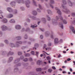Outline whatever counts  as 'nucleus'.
<instances>
[{
    "instance_id": "obj_1",
    "label": "nucleus",
    "mask_w": 75,
    "mask_h": 75,
    "mask_svg": "<svg viewBox=\"0 0 75 75\" xmlns=\"http://www.w3.org/2000/svg\"><path fill=\"white\" fill-rule=\"evenodd\" d=\"M59 18H58V16H57L56 17V20L54 19H53L52 20L53 24H54V23H56L57 21H59V20H61V21H63V23L64 24H66L67 23V21L65 20H63L62 17V16H60Z\"/></svg>"
},
{
    "instance_id": "obj_2",
    "label": "nucleus",
    "mask_w": 75,
    "mask_h": 75,
    "mask_svg": "<svg viewBox=\"0 0 75 75\" xmlns=\"http://www.w3.org/2000/svg\"><path fill=\"white\" fill-rule=\"evenodd\" d=\"M1 28L2 29L3 31H6L7 30V26L4 25L1 26Z\"/></svg>"
},
{
    "instance_id": "obj_3",
    "label": "nucleus",
    "mask_w": 75,
    "mask_h": 75,
    "mask_svg": "<svg viewBox=\"0 0 75 75\" xmlns=\"http://www.w3.org/2000/svg\"><path fill=\"white\" fill-rule=\"evenodd\" d=\"M70 29L71 31H72V32L74 34H75V30L74 29V28L72 26L70 27Z\"/></svg>"
},
{
    "instance_id": "obj_4",
    "label": "nucleus",
    "mask_w": 75,
    "mask_h": 75,
    "mask_svg": "<svg viewBox=\"0 0 75 75\" xmlns=\"http://www.w3.org/2000/svg\"><path fill=\"white\" fill-rule=\"evenodd\" d=\"M16 2L18 3H24V1L23 0H16Z\"/></svg>"
},
{
    "instance_id": "obj_5",
    "label": "nucleus",
    "mask_w": 75,
    "mask_h": 75,
    "mask_svg": "<svg viewBox=\"0 0 75 75\" xmlns=\"http://www.w3.org/2000/svg\"><path fill=\"white\" fill-rule=\"evenodd\" d=\"M55 9L57 10V13H58L59 14H60V15L61 14V11H60L58 9L57 7H56Z\"/></svg>"
},
{
    "instance_id": "obj_6",
    "label": "nucleus",
    "mask_w": 75,
    "mask_h": 75,
    "mask_svg": "<svg viewBox=\"0 0 75 75\" xmlns=\"http://www.w3.org/2000/svg\"><path fill=\"white\" fill-rule=\"evenodd\" d=\"M20 58L16 59L14 62V64H16V63H17V62L20 61Z\"/></svg>"
},
{
    "instance_id": "obj_7",
    "label": "nucleus",
    "mask_w": 75,
    "mask_h": 75,
    "mask_svg": "<svg viewBox=\"0 0 75 75\" xmlns=\"http://www.w3.org/2000/svg\"><path fill=\"white\" fill-rule=\"evenodd\" d=\"M27 7H28V8L29 7H30V6H29V4H30V1H28L27 2H26L25 3Z\"/></svg>"
},
{
    "instance_id": "obj_8",
    "label": "nucleus",
    "mask_w": 75,
    "mask_h": 75,
    "mask_svg": "<svg viewBox=\"0 0 75 75\" xmlns=\"http://www.w3.org/2000/svg\"><path fill=\"white\" fill-rule=\"evenodd\" d=\"M13 16L12 14H9L7 16V18H11L13 17Z\"/></svg>"
},
{
    "instance_id": "obj_9",
    "label": "nucleus",
    "mask_w": 75,
    "mask_h": 75,
    "mask_svg": "<svg viewBox=\"0 0 75 75\" xmlns=\"http://www.w3.org/2000/svg\"><path fill=\"white\" fill-rule=\"evenodd\" d=\"M2 21L4 23H7V20L6 19H3L2 20Z\"/></svg>"
},
{
    "instance_id": "obj_10",
    "label": "nucleus",
    "mask_w": 75,
    "mask_h": 75,
    "mask_svg": "<svg viewBox=\"0 0 75 75\" xmlns=\"http://www.w3.org/2000/svg\"><path fill=\"white\" fill-rule=\"evenodd\" d=\"M15 28L17 30H18L21 28V26L19 25H17L15 27Z\"/></svg>"
},
{
    "instance_id": "obj_11",
    "label": "nucleus",
    "mask_w": 75,
    "mask_h": 75,
    "mask_svg": "<svg viewBox=\"0 0 75 75\" xmlns=\"http://www.w3.org/2000/svg\"><path fill=\"white\" fill-rule=\"evenodd\" d=\"M7 10L9 12H10V13L12 12V9H11L10 8H7Z\"/></svg>"
},
{
    "instance_id": "obj_12",
    "label": "nucleus",
    "mask_w": 75,
    "mask_h": 75,
    "mask_svg": "<svg viewBox=\"0 0 75 75\" xmlns=\"http://www.w3.org/2000/svg\"><path fill=\"white\" fill-rule=\"evenodd\" d=\"M58 42V39L57 38H56L54 39V43L57 44Z\"/></svg>"
},
{
    "instance_id": "obj_13",
    "label": "nucleus",
    "mask_w": 75,
    "mask_h": 75,
    "mask_svg": "<svg viewBox=\"0 0 75 75\" xmlns=\"http://www.w3.org/2000/svg\"><path fill=\"white\" fill-rule=\"evenodd\" d=\"M15 3L16 2H12L11 3H10V4L11 5H12V7H13V6H15Z\"/></svg>"
},
{
    "instance_id": "obj_14",
    "label": "nucleus",
    "mask_w": 75,
    "mask_h": 75,
    "mask_svg": "<svg viewBox=\"0 0 75 75\" xmlns=\"http://www.w3.org/2000/svg\"><path fill=\"white\" fill-rule=\"evenodd\" d=\"M32 14L34 16H35V15H37V12H36L35 11H33Z\"/></svg>"
},
{
    "instance_id": "obj_15",
    "label": "nucleus",
    "mask_w": 75,
    "mask_h": 75,
    "mask_svg": "<svg viewBox=\"0 0 75 75\" xmlns=\"http://www.w3.org/2000/svg\"><path fill=\"white\" fill-rule=\"evenodd\" d=\"M68 4L70 6H72V3L70 1H68Z\"/></svg>"
},
{
    "instance_id": "obj_16",
    "label": "nucleus",
    "mask_w": 75,
    "mask_h": 75,
    "mask_svg": "<svg viewBox=\"0 0 75 75\" xmlns=\"http://www.w3.org/2000/svg\"><path fill=\"white\" fill-rule=\"evenodd\" d=\"M13 57H10L9 59L8 62H11V61L12 60H13Z\"/></svg>"
},
{
    "instance_id": "obj_17",
    "label": "nucleus",
    "mask_w": 75,
    "mask_h": 75,
    "mask_svg": "<svg viewBox=\"0 0 75 75\" xmlns=\"http://www.w3.org/2000/svg\"><path fill=\"white\" fill-rule=\"evenodd\" d=\"M59 27H61V28L62 29H63L64 26H63V25H62V23H60V24H59Z\"/></svg>"
},
{
    "instance_id": "obj_18",
    "label": "nucleus",
    "mask_w": 75,
    "mask_h": 75,
    "mask_svg": "<svg viewBox=\"0 0 75 75\" xmlns=\"http://www.w3.org/2000/svg\"><path fill=\"white\" fill-rule=\"evenodd\" d=\"M41 70H42L41 68H39L36 69V71L38 72H39V71H41Z\"/></svg>"
},
{
    "instance_id": "obj_19",
    "label": "nucleus",
    "mask_w": 75,
    "mask_h": 75,
    "mask_svg": "<svg viewBox=\"0 0 75 75\" xmlns=\"http://www.w3.org/2000/svg\"><path fill=\"white\" fill-rule=\"evenodd\" d=\"M13 54H14V53L11 51H10L8 53V55H13Z\"/></svg>"
},
{
    "instance_id": "obj_20",
    "label": "nucleus",
    "mask_w": 75,
    "mask_h": 75,
    "mask_svg": "<svg viewBox=\"0 0 75 75\" xmlns=\"http://www.w3.org/2000/svg\"><path fill=\"white\" fill-rule=\"evenodd\" d=\"M65 10L66 11H64V12H65V13H66L67 14H68V13H69V10H67V9H66Z\"/></svg>"
},
{
    "instance_id": "obj_21",
    "label": "nucleus",
    "mask_w": 75,
    "mask_h": 75,
    "mask_svg": "<svg viewBox=\"0 0 75 75\" xmlns=\"http://www.w3.org/2000/svg\"><path fill=\"white\" fill-rule=\"evenodd\" d=\"M9 22L10 23H15V21H14V20L13 19H12L9 21Z\"/></svg>"
},
{
    "instance_id": "obj_22",
    "label": "nucleus",
    "mask_w": 75,
    "mask_h": 75,
    "mask_svg": "<svg viewBox=\"0 0 75 75\" xmlns=\"http://www.w3.org/2000/svg\"><path fill=\"white\" fill-rule=\"evenodd\" d=\"M25 57H30V54H25Z\"/></svg>"
},
{
    "instance_id": "obj_23",
    "label": "nucleus",
    "mask_w": 75,
    "mask_h": 75,
    "mask_svg": "<svg viewBox=\"0 0 75 75\" xmlns=\"http://www.w3.org/2000/svg\"><path fill=\"white\" fill-rule=\"evenodd\" d=\"M37 26V25H31V27H32L33 28H34V27H36Z\"/></svg>"
},
{
    "instance_id": "obj_24",
    "label": "nucleus",
    "mask_w": 75,
    "mask_h": 75,
    "mask_svg": "<svg viewBox=\"0 0 75 75\" xmlns=\"http://www.w3.org/2000/svg\"><path fill=\"white\" fill-rule=\"evenodd\" d=\"M47 12H48V14H51V13H52V12L50 10H47Z\"/></svg>"
},
{
    "instance_id": "obj_25",
    "label": "nucleus",
    "mask_w": 75,
    "mask_h": 75,
    "mask_svg": "<svg viewBox=\"0 0 75 75\" xmlns=\"http://www.w3.org/2000/svg\"><path fill=\"white\" fill-rule=\"evenodd\" d=\"M30 53L31 54H32V55H34L35 54V52H34V51H32L30 52Z\"/></svg>"
},
{
    "instance_id": "obj_26",
    "label": "nucleus",
    "mask_w": 75,
    "mask_h": 75,
    "mask_svg": "<svg viewBox=\"0 0 75 75\" xmlns=\"http://www.w3.org/2000/svg\"><path fill=\"white\" fill-rule=\"evenodd\" d=\"M50 3L51 4H54V1L53 0H50Z\"/></svg>"
},
{
    "instance_id": "obj_27",
    "label": "nucleus",
    "mask_w": 75,
    "mask_h": 75,
    "mask_svg": "<svg viewBox=\"0 0 75 75\" xmlns=\"http://www.w3.org/2000/svg\"><path fill=\"white\" fill-rule=\"evenodd\" d=\"M51 47H47V48H45V49L46 50H48L49 51V50H51Z\"/></svg>"
},
{
    "instance_id": "obj_28",
    "label": "nucleus",
    "mask_w": 75,
    "mask_h": 75,
    "mask_svg": "<svg viewBox=\"0 0 75 75\" xmlns=\"http://www.w3.org/2000/svg\"><path fill=\"white\" fill-rule=\"evenodd\" d=\"M40 62H41V61L39 60L37 62V64H38V65H40Z\"/></svg>"
},
{
    "instance_id": "obj_29",
    "label": "nucleus",
    "mask_w": 75,
    "mask_h": 75,
    "mask_svg": "<svg viewBox=\"0 0 75 75\" xmlns=\"http://www.w3.org/2000/svg\"><path fill=\"white\" fill-rule=\"evenodd\" d=\"M47 20L48 21H50L51 20L50 18L48 16H47Z\"/></svg>"
},
{
    "instance_id": "obj_30",
    "label": "nucleus",
    "mask_w": 75,
    "mask_h": 75,
    "mask_svg": "<svg viewBox=\"0 0 75 75\" xmlns=\"http://www.w3.org/2000/svg\"><path fill=\"white\" fill-rule=\"evenodd\" d=\"M62 1L64 4H67V3H66V1L65 0H63Z\"/></svg>"
},
{
    "instance_id": "obj_31",
    "label": "nucleus",
    "mask_w": 75,
    "mask_h": 75,
    "mask_svg": "<svg viewBox=\"0 0 75 75\" xmlns=\"http://www.w3.org/2000/svg\"><path fill=\"white\" fill-rule=\"evenodd\" d=\"M23 61L25 62L28 61V59L26 58L23 59Z\"/></svg>"
},
{
    "instance_id": "obj_32",
    "label": "nucleus",
    "mask_w": 75,
    "mask_h": 75,
    "mask_svg": "<svg viewBox=\"0 0 75 75\" xmlns=\"http://www.w3.org/2000/svg\"><path fill=\"white\" fill-rule=\"evenodd\" d=\"M52 70L51 69H49L48 70V72H50V73H51V71H52Z\"/></svg>"
},
{
    "instance_id": "obj_33",
    "label": "nucleus",
    "mask_w": 75,
    "mask_h": 75,
    "mask_svg": "<svg viewBox=\"0 0 75 75\" xmlns=\"http://www.w3.org/2000/svg\"><path fill=\"white\" fill-rule=\"evenodd\" d=\"M38 54H39V52H36V55L37 56L38 55Z\"/></svg>"
},
{
    "instance_id": "obj_34",
    "label": "nucleus",
    "mask_w": 75,
    "mask_h": 75,
    "mask_svg": "<svg viewBox=\"0 0 75 75\" xmlns=\"http://www.w3.org/2000/svg\"><path fill=\"white\" fill-rule=\"evenodd\" d=\"M48 69V68H47V67L43 68L42 69V70H46V69Z\"/></svg>"
},
{
    "instance_id": "obj_35",
    "label": "nucleus",
    "mask_w": 75,
    "mask_h": 75,
    "mask_svg": "<svg viewBox=\"0 0 75 75\" xmlns=\"http://www.w3.org/2000/svg\"><path fill=\"white\" fill-rule=\"evenodd\" d=\"M47 59L48 60H49L50 59H51V58L50 57L48 56L47 57Z\"/></svg>"
},
{
    "instance_id": "obj_36",
    "label": "nucleus",
    "mask_w": 75,
    "mask_h": 75,
    "mask_svg": "<svg viewBox=\"0 0 75 75\" xmlns=\"http://www.w3.org/2000/svg\"><path fill=\"white\" fill-rule=\"evenodd\" d=\"M18 55H21L22 54V53H21V52H19L18 53Z\"/></svg>"
},
{
    "instance_id": "obj_37",
    "label": "nucleus",
    "mask_w": 75,
    "mask_h": 75,
    "mask_svg": "<svg viewBox=\"0 0 75 75\" xmlns=\"http://www.w3.org/2000/svg\"><path fill=\"white\" fill-rule=\"evenodd\" d=\"M17 44H22V42H17Z\"/></svg>"
},
{
    "instance_id": "obj_38",
    "label": "nucleus",
    "mask_w": 75,
    "mask_h": 75,
    "mask_svg": "<svg viewBox=\"0 0 75 75\" xmlns=\"http://www.w3.org/2000/svg\"><path fill=\"white\" fill-rule=\"evenodd\" d=\"M51 43H48V45L49 46H51Z\"/></svg>"
},
{
    "instance_id": "obj_39",
    "label": "nucleus",
    "mask_w": 75,
    "mask_h": 75,
    "mask_svg": "<svg viewBox=\"0 0 75 75\" xmlns=\"http://www.w3.org/2000/svg\"><path fill=\"white\" fill-rule=\"evenodd\" d=\"M17 40H21V37H18L17 38Z\"/></svg>"
},
{
    "instance_id": "obj_40",
    "label": "nucleus",
    "mask_w": 75,
    "mask_h": 75,
    "mask_svg": "<svg viewBox=\"0 0 75 75\" xmlns=\"http://www.w3.org/2000/svg\"><path fill=\"white\" fill-rule=\"evenodd\" d=\"M60 57H62V56H61V55L60 54H59L58 55L57 58H60Z\"/></svg>"
},
{
    "instance_id": "obj_41",
    "label": "nucleus",
    "mask_w": 75,
    "mask_h": 75,
    "mask_svg": "<svg viewBox=\"0 0 75 75\" xmlns=\"http://www.w3.org/2000/svg\"><path fill=\"white\" fill-rule=\"evenodd\" d=\"M71 59L69 58H68L67 59V61H71Z\"/></svg>"
},
{
    "instance_id": "obj_42",
    "label": "nucleus",
    "mask_w": 75,
    "mask_h": 75,
    "mask_svg": "<svg viewBox=\"0 0 75 75\" xmlns=\"http://www.w3.org/2000/svg\"><path fill=\"white\" fill-rule=\"evenodd\" d=\"M33 3L34 4L35 6H36V3H35V0H33Z\"/></svg>"
},
{
    "instance_id": "obj_43",
    "label": "nucleus",
    "mask_w": 75,
    "mask_h": 75,
    "mask_svg": "<svg viewBox=\"0 0 75 75\" xmlns=\"http://www.w3.org/2000/svg\"><path fill=\"white\" fill-rule=\"evenodd\" d=\"M29 61H33V59L31 57L29 58Z\"/></svg>"
},
{
    "instance_id": "obj_44",
    "label": "nucleus",
    "mask_w": 75,
    "mask_h": 75,
    "mask_svg": "<svg viewBox=\"0 0 75 75\" xmlns=\"http://www.w3.org/2000/svg\"><path fill=\"white\" fill-rule=\"evenodd\" d=\"M24 59V57L22 56L21 57V59Z\"/></svg>"
},
{
    "instance_id": "obj_45",
    "label": "nucleus",
    "mask_w": 75,
    "mask_h": 75,
    "mask_svg": "<svg viewBox=\"0 0 75 75\" xmlns=\"http://www.w3.org/2000/svg\"><path fill=\"white\" fill-rule=\"evenodd\" d=\"M52 69H54V70H55V69H56V68L54 66L52 67Z\"/></svg>"
},
{
    "instance_id": "obj_46",
    "label": "nucleus",
    "mask_w": 75,
    "mask_h": 75,
    "mask_svg": "<svg viewBox=\"0 0 75 75\" xmlns=\"http://www.w3.org/2000/svg\"><path fill=\"white\" fill-rule=\"evenodd\" d=\"M39 8H40L41 10H42V8H41V6L40 5H39Z\"/></svg>"
},
{
    "instance_id": "obj_47",
    "label": "nucleus",
    "mask_w": 75,
    "mask_h": 75,
    "mask_svg": "<svg viewBox=\"0 0 75 75\" xmlns=\"http://www.w3.org/2000/svg\"><path fill=\"white\" fill-rule=\"evenodd\" d=\"M20 65H21V63H18L17 65V66L18 67L19 66H20Z\"/></svg>"
},
{
    "instance_id": "obj_48",
    "label": "nucleus",
    "mask_w": 75,
    "mask_h": 75,
    "mask_svg": "<svg viewBox=\"0 0 75 75\" xmlns=\"http://www.w3.org/2000/svg\"><path fill=\"white\" fill-rule=\"evenodd\" d=\"M18 70V68H16V69H15L14 70V71H17Z\"/></svg>"
},
{
    "instance_id": "obj_49",
    "label": "nucleus",
    "mask_w": 75,
    "mask_h": 75,
    "mask_svg": "<svg viewBox=\"0 0 75 75\" xmlns=\"http://www.w3.org/2000/svg\"><path fill=\"white\" fill-rule=\"evenodd\" d=\"M5 42V43H6V44H7L8 42V41H7V40H5L4 41Z\"/></svg>"
},
{
    "instance_id": "obj_50",
    "label": "nucleus",
    "mask_w": 75,
    "mask_h": 75,
    "mask_svg": "<svg viewBox=\"0 0 75 75\" xmlns=\"http://www.w3.org/2000/svg\"><path fill=\"white\" fill-rule=\"evenodd\" d=\"M72 16L73 17H75V13H73L72 14Z\"/></svg>"
},
{
    "instance_id": "obj_51",
    "label": "nucleus",
    "mask_w": 75,
    "mask_h": 75,
    "mask_svg": "<svg viewBox=\"0 0 75 75\" xmlns=\"http://www.w3.org/2000/svg\"><path fill=\"white\" fill-rule=\"evenodd\" d=\"M40 29L42 31H44V29H42L41 28H40Z\"/></svg>"
},
{
    "instance_id": "obj_52",
    "label": "nucleus",
    "mask_w": 75,
    "mask_h": 75,
    "mask_svg": "<svg viewBox=\"0 0 75 75\" xmlns=\"http://www.w3.org/2000/svg\"><path fill=\"white\" fill-rule=\"evenodd\" d=\"M40 38H41V39H42V38H43V36L42 35H41Z\"/></svg>"
},
{
    "instance_id": "obj_53",
    "label": "nucleus",
    "mask_w": 75,
    "mask_h": 75,
    "mask_svg": "<svg viewBox=\"0 0 75 75\" xmlns=\"http://www.w3.org/2000/svg\"><path fill=\"white\" fill-rule=\"evenodd\" d=\"M62 73H63V74H66V71H63L62 72Z\"/></svg>"
},
{
    "instance_id": "obj_54",
    "label": "nucleus",
    "mask_w": 75,
    "mask_h": 75,
    "mask_svg": "<svg viewBox=\"0 0 75 75\" xmlns=\"http://www.w3.org/2000/svg\"><path fill=\"white\" fill-rule=\"evenodd\" d=\"M25 39H27V35H25Z\"/></svg>"
},
{
    "instance_id": "obj_55",
    "label": "nucleus",
    "mask_w": 75,
    "mask_h": 75,
    "mask_svg": "<svg viewBox=\"0 0 75 75\" xmlns=\"http://www.w3.org/2000/svg\"><path fill=\"white\" fill-rule=\"evenodd\" d=\"M42 20L43 21H45V18H42Z\"/></svg>"
},
{
    "instance_id": "obj_56",
    "label": "nucleus",
    "mask_w": 75,
    "mask_h": 75,
    "mask_svg": "<svg viewBox=\"0 0 75 75\" xmlns=\"http://www.w3.org/2000/svg\"><path fill=\"white\" fill-rule=\"evenodd\" d=\"M37 11H38V12H40V9H39V8L37 9Z\"/></svg>"
},
{
    "instance_id": "obj_57",
    "label": "nucleus",
    "mask_w": 75,
    "mask_h": 75,
    "mask_svg": "<svg viewBox=\"0 0 75 75\" xmlns=\"http://www.w3.org/2000/svg\"><path fill=\"white\" fill-rule=\"evenodd\" d=\"M62 7L64 9L65 8V7H64V6H63V5H62Z\"/></svg>"
},
{
    "instance_id": "obj_58",
    "label": "nucleus",
    "mask_w": 75,
    "mask_h": 75,
    "mask_svg": "<svg viewBox=\"0 0 75 75\" xmlns=\"http://www.w3.org/2000/svg\"><path fill=\"white\" fill-rule=\"evenodd\" d=\"M50 7H52V8H54V7H53V6H52V5H50Z\"/></svg>"
},
{
    "instance_id": "obj_59",
    "label": "nucleus",
    "mask_w": 75,
    "mask_h": 75,
    "mask_svg": "<svg viewBox=\"0 0 75 75\" xmlns=\"http://www.w3.org/2000/svg\"><path fill=\"white\" fill-rule=\"evenodd\" d=\"M70 72H72V69L71 68L70 69Z\"/></svg>"
},
{
    "instance_id": "obj_60",
    "label": "nucleus",
    "mask_w": 75,
    "mask_h": 75,
    "mask_svg": "<svg viewBox=\"0 0 75 75\" xmlns=\"http://www.w3.org/2000/svg\"><path fill=\"white\" fill-rule=\"evenodd\" d=\"M33 50H37V48L35 47H34L33 48Z\"/></svg>"
},
{
    "instance_id": "obj_61",
    "label": "nucleus",
    "mask_w": 75,
    "mask_h": 75,
    "mask_svg": "<svg viewBox=\"0 0 75 75\" xmlns=\"http://www.w3.org/2000/svg\"><path fill=\"white\" fill-rule=\"evenodd\" d=\"M63 53H64V54H65V53H66V51H63Z\"/></svg>"
},
{
    "instance_id": "obj_62",
    "label": "nucleus",
    "mask_w": 75,
    "mask_h": 75,
    "mask_svg": "<svg viewBox=\"0 0 75 75\" xmlns=\"http://www.w3.org/2000/svg\"><path fill=\"white\" fill-rule=\"evenodd\" d=\"M64 62L65 63V64H67V60L65 61Z\"/></svg>"
},
{
    "instance_id": "obj_63",
    "label": "nucleus",
    "mask_w": 75,
    "mask_h": 75,
    "mask_svg": "<svg viewBox=\"0 0 75 75\" xmlns=\"http://www.w3.org/2000/svg\"><path fill=\"white\" fill-rule=\"evenodd\" d=\"M62 68H66V67L63 66L62 67Z\"/></svg>"
},
{
    "instance_id": "obj_64",
    "label": "nucleus",
    "mask_w": 75,
    "mask_h": 75,
    "mask_svg": "<svg viewBox=\"0 0 75 75\" xmlns=\"http://www.w3.org/2000/svg\"><path fill=\"white\" fill-rule=\"evenodd\" d=\"M70 53L71 54H74V52H72V51H71L70 52Z\"/></svg>"
}]
</instances>
